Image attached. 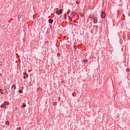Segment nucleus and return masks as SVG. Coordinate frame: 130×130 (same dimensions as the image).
Here are the masks:
<instances>
[{
  "mask_svg": "<svg viewBox=\"0 0 130 130\" xmlns=\"http://www.w3.org/2000/svg\"><path fill=\"white\" fill-rule=\"evenodd\" d=\"M53 104H54V105H55V104H56V103H54Z\"/></svg>",
  "mask_w": 130,
  "mask_h": 130,
  "instance_id": "2eb2a0df",
  "label": "nucleus"
},
{
  "mask_svg": "<svg viewBox=\"0 0 130 130\" xmlns=\"http://www.w3.org/2000/svg\"><path fill=\"white\" fill-rule=\"evenodd\" d=\"M6 123L7 125H9L10 124V122L9 121H7L6 122Z\"/></svg>",
  "mask_w": 130,
  "mask_h": 130,
  "instance_id": "9b49d317",
  "label": "nucleus"
},
{
  "mask_svg": "<svg viewBox=\"0 0 130 130\" xmlns=\"http://www.w3.org/2000/svg\"><path fill=\"white\" fill-rule=\"evenodd\" d=\"M49 23H50V24H52L53 20H52V19H50L49 20Z\"/></svg>",
  "mask_w": 130,
  "mask_h": 130,
  "instance_id": "39448f33",
  "label": "nucleus"
},
{
  "mask_svg": "<svg viewBox=\"0 0 130 130\" xmlns=\"http://www.w3.org/2000/svg\"><path fill=\"white\" fill-rule=\"evenodd\" d=\"M101 16L102 17V18H105V17H106V14H105V12H102L101 14Z\"/></svg>",
  "mask_w": 130,
  "mask_h": 130,
  "instance_id": "f03ea898",
  "label": "nucleus"
},
{
  "mask_svg": "<svg viewBox=\"0 0 130 130\" xmlns=\"http://www.w3.org/2000/svg\"><path fill=\"white\" fill-rule=\"evenodd\" d=\"M4 105H8L9 104V102H5L3 104Z\"/></svg>",
  "mask_w": 130,
  "mask_h": 130,
  "instance_id": "6e6552de",
  "label": "nucleus"
},
{
  "mask_svg": "<svg viewBox=\"0 0 130 130\" xmlns=\"http://www.w3.org/2000/svg\"><path fill=\"white\" fill-rule=\"evenodd\" d=\"M12 89H14V90H15V89H16V85H15V84H14V85L12 86Z\"/></svg>",
  "mask_w": 130,
  "mask_h": 130,
  "instance_id": "423d86ee",
  "label": "nucleus"
},
{
  "mask_svg": "<svg viewBox=\"0 0 130 130\" xmlns=\"http://www.w3.org/2000/svg\"><path fill=\"white\" fill-rule=\"evenodd\" d=\"M0 93L3 94H4V92H3V89H0Z\"/></svg>",
  "mask_w": 130,
  "mask_h": 130,
  "instance_id": "9d476101",
  "label": "nucleus"
},
{
  "mask_svg": "<svg viewBox=\"0 0 130 130\" xmlns=\"http://www.w3.org/2000/svg\"><path fill=\"white\" fill-rule=\"evenodd\" d=\"M56 13L57 15H60L62 13V10L60 9L59 10L56 11Z\"/></svg>",
  "mask_w": 130,
  "mask_h": 130,
  "instance_id": "f257e3e1",
  "label": "nucleus"
},
{
  "mask_svg": "<svg viewBox=\"0 0 130 130\" xmlns=\"http://www.w3.org/2000/svg\"><path fill=\"white\" fill-rule=\"evenodd\" d=\"M56 10H58V8H56Z\"/></svg>",
  "mask_w": 130,
  "mask_h": 130,
  "instance_id": "dca6fc26",
  "label": "nucleus"
},
{
  "mask_svg": "<svg viewBox=\"0 0 130 130\" xmlns=\"http://www.w3.org/2000/svg\"><path fill=\"white\" fill-rule=\"evenodd\" d=\"M129 17H130V13L129 14Z\"/></svg>",
  "mask_w": 130,
  "mask_h": 130,
  "instance_id": "f3484780",
  "label": "nucleus"
},
{
  "mask_svg": "<svg viewBox=\"0 0 130 130\" xmlns=\"http://www.w3.org/2000/svg\"><path fill=\"white\" fill-rule=\"evenodd\" d=\"M1 107L2 108H7V106H6L5 105H4V104H3V105H2L1 106Z\"/></svg>",
  "mask_w": 130,
  "mask_h": 130,
  "instance_id": "20e7f679",
  "label": "nucleus"
},
{
  "mask_svg": "<svg viewBox=\"0 0 130 130\" xmlns=\"http://www.w3.org/2000/svg\"><path fill=\"white\" fill-rule=\"evenodd\" d=\"M76 4H77V5H79V4H80V2L79 1H76Z\"/></svg>",
  "mask_w": 130,
  "mask_h": 130,
  "instance_id": "ddd939ff",
  "label": "nucleus"
},
{
  "mask_svg": "<svg viewBox=\"0 0 130 130\" xmlns=\"http://www.w3.org/2000/svg\"><path fill=\"white\" fill-rule=\"evenodd\" d=\"M24 75V79H26V78H28V74H27V73H23Z\"/></svg>",
  "mask_w": 130,
  "mask_h": 130,
  "instance_id": "7ed1b4c3",
  "label": "nucleus"
},
{
  "mask_svg": "<svg viewBox=\"0 0 130 130\" xmlns=\"http://www.w3.org/2000/svg\"><path fill=\"white\" fill-rule=\"evenodd\" d=\"M22 107H23V108L26 107V104L23 103L22 105Z\"/></svg>",
  "mask_w": 130,
  "mask_h": 130,
  "instance_id": "0eeeda50",
  "label": "nucleus"
},
{
  "mask_svg": "<svg viewBox=\"0 0 130 130\" xmlns=\"http://www.w3.org/2000/svg\"><path fill=\"white\" fill-rule=\"evenodd\" d=\"M90 18H92V17H90Z\"/></svg>",
  "mask_w": 130,
  "mask_h": 130,
  "instance_id": "a211bd4d",
  "label": "nucleus"
},
{
  "mask_svg": "<svg viewBox=\"0 0 130 130\" xmlns=\"http://www.w3.org/2000/svg\"><path fill=\"white\" fill-rule=\"evenodd\" d=\"M83 61H84V62H87V60L84 59V60H83Z\"/></svg>",
  "mask_w": 130,
  "mask_h": 130,
  "instance_id": "4468645a",
  "label": "nucleus"
},
{
  "mask_svg": "<svg viewBox=\"0 0 130 130\" xmlns=\"http://www.w3.org/2000/svg\"><path fill=\"white\" fill-rule=\"evenodd\" d=\"M19 93H20V94H22V93H23V91H22V90H20L19 91Z\"/></svg>",
  "mask_w": 130,
  "mask_h": 130,
  "instance_id": "f8f14e48",
  "label": "nucleus"
},
{
  "mask_svg": "<svg viewBox=\"0 0 130 130\" xmlns=\"http://www.w3.org/2000/svg\"><path fill=\"white\" fill-rule=\"evenodd\" d=\"M72 95H73V97H75V96H77V93L74 92Z\"/></svg>",
  "mask_w": 130,
  "mask_h": 130,
  "instance_id": "1a4fd4ad",
  "label": "nucleus"
}]
</instances>
